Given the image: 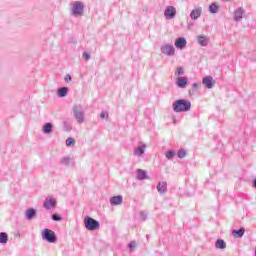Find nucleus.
Listing matches in <instances>:
<instances>
[{
    "instance_id": "obj_22",
    "label": "nucleus",
    "mask_w": 256,
    "mask_h": 256,
    "mask_svg": "<svg viewBox=\"0 0 256 256\" xmlns=\"http://www.w3.org/2000/svg\"><path fill=\"white\" fill-rule=\"evenodd\" d=\"M158 193H166L167 191V182H159L157 185Z\"/></svg>"
},
{
    "instance_id": "obj_30",
    "label": "nucleus",
    "mask_w": 256,
    "mask_h": 256,
    "mask_svg": "<svg viewBox=\"0 0 256 256\" xmlns=\"http://www.w3.org/2000/svg\"><path fill=\"white\" fill-rule=\"evenodd\" d=\"M178 157L179 159H185V157H187V152L184 149L179 150Z\"/></svg>"
},
{
    "instance_id": "obj_31",
    "label": "nucleus",
    "mask_w": 256,
    "mask_h": 256,
    "mask_svg": "<svg viewBox=\"0 0 256 256\" xmlns=\"http://www.w3.org/2000/svg\"><path fill=\"white\" fill-rule=\"evenodd\" d=\"M128 247H129L130 251H135V249H137V242L131 241V242L128 244Z\"/></svg>"
},
{
    "instance_id": "obj_26",
    "label": "nucleus",
    "mask_w": 256,
    "mask_h": 256,
    "mask_svg": "<svg viewBox=\"0 0 256 256\" xmlns=\"http://www.w3.org/2000/svg\"><path fill=\"white\" fill-rule=\"evenodd\" d=\"M60 165H64L65 167H69V165H71V157L64 156V157L60 160Z\"/></svg>"
},
{
    "instance_id": "obj_12",
    "label": "nucleus",
    "mask_w": 256,
    "mask_h": 256,
    "mask_svg": "<svg viewBox=\"0 0 256 256\" xmlns=\"http://www.w3.org/2000/svg\"><path fill=\"white\" fill-rule=\"evenodd\" d=\"M174 45L176 49H185L187 47V39L179 37L175 40Z\"/></svg>"
},
{
    "instance_id": "obj_29",
    "label": "nucleus",
    "mask_w": 256,
    "mask_h": 256,
    "mask_svg": "<svg viewBox=\"0 0 256 256\" xmlns=\"http://www.w3.org/2000/svg\"><path fill=\"white\" fill-rule=\"evenodd\" d=\"M165 157L166 159H169V160L173 159V157H175V151L173 150L167 151Z\"/></svg>"
},
{
    "instance_id": "obj_11",
    "label": "nucleus",
    "mask_w": 256,
    "mask_h": 256,
    "mask_svg": "<svg viewBox=\"0 0 256 256\" xmlns=\"http://www.w3.org/2000/svg\"><path fill=\"white\" fill-rule=\"evenodd\" d=\"M201 13H203V8L201 7L194 8L190 13V18L192 19V21H197V19L201 17Z\"/></svg>"
},
{
    "instance_id": "obj_10",
    "label": "nucleus",
    "mask_w": 256,
    "mask_h": 256,
    "mask_svg": "<svg viewBox=\"0 0 256 256\" xmlns=\"http://www.w3.org/2000/svg\"><path fill=\"white\" fill-rule=\"evenodd\" d=\"M202 83L207 89H213V87H215V80H213V77L211 76L204 77Z\"/></svg>"
},
{
    "instance_id": "obj_1",
    "label": "nucleus",
    "mask_w": 256,
    "mask_h": 256,
    "mask_svg": "<svg viewBox=\"0 0 256 256\" xmlns=\"http://www.w3.org/2000/svg\"><path fill=\"white\" fill-rule=\"evenodd\" d=\"M172 109L174 113H187L191 111V101L185 99H179L173 102Z\"/></svg>"
},
{
    "instance_id": "obj_7",
    "label": "nucleus",
    "mask_w": 256,
    "mask_h": 256,
    "mask_svg": "<svg viewBox=\"0 0 256 256\" xmlns=\"http://www.w3.org/2000/svg\"><path fill=\"white\" fill-rule=\"evenodd\" d=\"M145 149H147V144L139 142L138 146L134 148L135 157H143L145 155Z\"/></svg>"
},
{
    "instance_id": "obj_14",
    "label": "nucleus",
    "mask_w": 256,
    "mask_h": 256,
    "mask_svg": "<svg viewBox=\"0 0 256 256\" xmlns=\"http://www.w3.org/2000/svg\"><path fill=\"white\" fill-rule=\"evenodd\" d=\"M42 133L44 135H49L53 133V124L51 122H47L42 126Z\"/></svg>"
},
{
    "instance_id": "obj_36",
    "label": "nucleus",
    "mask_w": 256,
    "mask_h": 256,
    "mask_svg": "<svg viewBox=\"0 0 256 256\" xmlns=\"http://www.w3.org/2000/svg\"><path fill=\"white\" fill-rule=\"evenodd\" d=\"M100 118H101V119H109V113H107V112H102V113L100 114Z\"/></svg>"
},
{
    "instance_id": "obj_37",
    "label": "nucleus",
    "mask_w": 256,
    "mask_h": 256,
    "mask_svg": "<svg viewBox=\"0 0 256 256\" xmlns=\"http://www.w3.org/2000/svg\"><path fill=\"white\" fill-rule=\"evenodd\" d=\"M140 218L142 219V221H145L147 219V213L146 212H141L140 213Z\"/></svg>"
},
{
    "instance_id": "obj_25",
    "label": "nucleus",
    "mask_w": 256,
    "mask_h": 256,
    "mask_svg": "<svg viewBox=\"0 0 256 256\" xmlns=\"http://www.w3.org/2000/svg\"><path fill=\"white\" fill-rule=\"evenodd\" d=\"M208 11L212 14L219 13V5H217V3H212L209 6Z\"/></svg>"
},
{
    "instance_id": "obj_2",
    "label": "nucleus",
    "mask_w": 256,
    "mask_h": 256,
    "mask_svg": "<svg viewBox=\"0 0 256 256\" xmlns=\"http://www.w3.org/2000/svg\"><path fill=\"white\" fill-rule=\"evenodd\" d=\"M73 115L79 125L85 123V112L83 111V108L81 106L75 105L73 107Z\"/></svg>"
},
{
    "instance_id": "obj_24",
    "label": "nucleus",
    "mask_w": 256,
    "mask_h": 256,
    "mask_svg": "<svg viewBox=\"0 0 256 256\" xmlns=\"http://www.w3.org/2000/svg\"><path fill=\"white\" fill-rule=\"evenodd\" d=\"M8 241H9V235L5 232H0L1 245H7Z\"/></svg>"
},
{
    "instance_id": "obj_9",
    "label": "nucleus",
    "mask_w": 256,
    "mask_h": 256,
    "mask_svg": "<svg viewBox=\"0 0 256 256\" xmlns=\"http://www.w3.org/2000/svg\"><path fill=\"white\" fill-rule=\"evenodd\" d=\"M176 15H177V9L174 6L166 7L164 11V17H166V19H175Z\"/></svg>"
},
{
    "instance_id": "obj_15",
    "label": "nucleus",
    "mask_w": 256,
    "mask_h": 256,
    "mask_svg": "<svg viewBox=\"0 0 256 256\" xmlns=\"http://www.w3.org/2000/svg\"><path fill=\"white\" fill-rule=\"evenodd\" d=\"M197 42L199 45H201V47H207V45H209V37L205 35H199L197 37Z\"/></svg>"
},
{
    "instance_id": "obj_33",
    "label": "nucleus",
    "mask_w": 256,
    "mask_h": 256,
    "mask_svg": "<svg viewBox=\"0 0 256 256\" xmlns=\"http://www.w3.org/2000/svg\"><path fill=\"white\" fill-rule=\"evenodd\" d=\"M82 57L85 61H89V59H91V54H89V52H83Z\"/></svg>"
},
{
    "instance_id": "obj_28",
    "label": "nucleus",
    "mask_w": 256,
    "mask_h": 256,
    "mask_svg": "<svg viewBox=\"0 0 256 256\" xmlns=\"http://www.w3.org/2000/svg\"><path fill=\"white\" fill-rule=\"evenodd\" d=\"M66 147H75V138H68L66 140Z\"/></svg>"
},
{
    "instance_id": "obj_13",
    "label": "nucleus",
    "mask_w": 256,
    "mask_h": 256,
    "mask_svg": "<svg viewBox=\"0 0 256 256\" xmlns=\"http://www.w3.org/2000/svg\"><path fill=\"white\" fill-rule=\"evenodd\" d=\"M136 177L138 181H145V179H149V177L147 176V171L143 169L136 170Z\"/></svg>"
},
{
    "instance_id": "obj_34",
    "label": "nucleus",
    "mask_w": 256,
    "mask_h": 256,
    "mask_svg": "<svg viewBox=\"0 0 256 256\" xmlns=\"http://www.w3.org/2000/svg\"><path fill=\"white\" fill-rule=\"evenodd\" d=\"M51 218L53 221H61L62 219L58 214H52Z\"/></svg>"
},
{
    "instance_id": "obj_5",
    "label": "nucleus",
    "mask_w": 256,
    "mask_h": 256,
    "mask_svg": "<svg viewBox=\"0 0 256 256\" xmlns=\"http://www.w3.org/2000/svg\"><path fill=\"white\" fill-rule=\"evenodd\" d=\"M84 9H85V6L83 5V3L80 1H76L72 5L71 13L72 15H74V17H79L83 15Z\"/></svg>"
},
{
    "instance_id": "obj_17",
    "label": "nucleus",
    "mask_w": 256,
    "mask_h": 256,
    "mask_svg": "<svg viewBox=\"0 0 256 256\" xmlns=\"http://www.w3.org/2000/svg\"><path fill=\"white\" fill-rule=\"evenodd\" d=\"M177 87L180 89H185L187 87V78L186 77H178L176 80Z\"/></svg>"
},
{
    "instance_id": "obj_23",
    "label": "nucleus",
    "mask_w": 256,
    "mask_h": 256,
    "mask_svg": "<svg viewBox=\"0 0 256 256\" xmlns=\"http://www.w3.org/2000/svg\"><path fill=\"white\" fill-rule=\"evenodd\" d=\"M245 235V228H240L239 230H233L232 231V236L233 237H238L241 239Z\"/></svg>"
},
{
    "instance_id": "obj_3",
    "label": "nucleus",
    "mask_w": 256,
    "mask_h": 256,
    "mask_svg": "<svg viewBox=\"0 0 256 256\" xmlns=\"http://www.w3.org/2000/svg\"><path fill=\"white\" fill-rule=\"evenodd\" d=\"M84 225L88 231H97V229L100 227L99 221L89 216L84 218Z\"/></svg>"
},
{
    "instance_id": "obj_32",
    "label": "nucleus",
    "mask_w": 256,
    "mask_h": 256,
    "mask_svg": "<svg viewBox=\"0 0 256 256\" xmlns=\"http://www.w3.org/2000/svg\"><path fill=\"white\" fill-rule=\"evenodd\" d=\"M185 74V71L183 70V67H178L176 72H175V75L176 76H181V75H184Z\"/></svg>"
},
{
    "instance_id": "obj_8",
    "label": "nucleus",
    "mask_w": 256,
    "mask_h": 256,
    "mask_svg": "<svg viewBox=\"0 0 256 256\" xmlns=\"http://www.w3.org/2000/svg\"><path fill=\"white\" fill-rule=\"evenodd\" d=\"M57 207V200L51 196L47 197L44 201V208L50 211V209H55Z\"/></svg>"
},
{
    "instance_id": "obj_19",
    "label": "nucleus",
    "mask_w": 256,
    "mask_h": 256,
    "mask_svg": "<svg viewBox=\"0 0 256 256\" xmlns=\"http://www.w3.org/2000/svg\"><path fill=\"white\" fill-rule=\"evenodd\" d=\"M26 219L31 221L35 215H37V210L30 208L25 211Z\"/></svg>"
},
{
    "instance_id": "obj_4",
    "label": "nucleus",
    "mask_w": 256,
    "mask_h": 256,
    "mask_svg": "<svg viewBox=\"0 0 256 256\" xmlns=\"http://www.w3.org/2000/svg\"><path fill=\"white\" fill-rule=\"evenodd\" d=\"M42 239L48 243H57V236L51 229L46 228L42 231Z\"/></svg>"
},
{
    "instance_id": "obj_38",
    "label": "nucleus",
    "mask_w": 256,
    "mask_h": 256,
    "mask_svg": "<svg viewBox=\"0 0 256 256\" xmlns=\"http://www.w3.org/2000/svg\"><path fill=\"white\" fill-rule=\"evenodd\" d=\"M253 186H254L255 189H256V178H255L254 181H253Z\"/></svg>"
},
{
    "instance_id": "obj_16",
    "label": "nucleus",
    "mask_w": 256,
    "mask_h": 256,
    "mask_svg": "<svg viewBox=\"0 0 256 256\" xmlns=\"http://www.w3.org/2000/svg\"><path fill=\"white\" fill-rule=\"evenodd\" d=\"M243 15H245V10L241 7L238 8L234 13V21H241V19H243Z\"/></svg>"
},
{
    "instance_id": "obj_21",
    "label": "nucleus",
    "mask_w": 256,
    "mask_h": 256,
    "mask_svg": "<svg viewBox=\"0 0 256 256\" xmlns=\"http://www.w3.org/2000/svg\"><path fill=\"white\" fill-rule=\"evenodd\" d=\"M68 93H69V88L67 87H61L57 90L58 97H67Z\"/></svg>"
},
{
    "instance_id": "obj_6",
    "label": "nucleus",
    "mask_w": 256,
    "mask_h": 256,
    "mask_svg": "<svg viewBox=\"0 0 256 256\" xmlns=\"http://www.w3.org/2000/svg\"><path fill=\"white\" fill-rule=\"evenodd\" d=\"M160 51L162 55L173 57V55H175V46L171 44H164L161 46Z\"/></svg>"
},
{
    "instance_id": "obj_18",
    "label": "nucleus",
    "mask_w": 256,
    "mask_h": 256,
    "mask_svg": "<svg viewBox=\"0 0 256 256\" xmlns=\"http://www.w3.org/2000/svg\"><path fill=\"white\" fill-rule=\"evenodd\" d=\"M111 205H121L123 203V196H113L110 198Z\"/></svg>"
},
{
    "instance_id": "obj_27",
    "label": "nucleus",
    "mask_w": 256,
    "mask_h": 256,
    "mask_svg": "<svg viewBox=\"0 0 256 256\" xmlns=\"http://www.w3.org/2000/svg\"><path fill=\"white\" fill-rule=\"evenodd\" d=\"M199 89V83L192 84V88L189 90V95H195Z\"/></svg>"
},
{
    "instance_id": "obj_35",
    "label": "nucleus",
    "mask_w": 256,
    "mask_h": 256,
    "mask_svg": "<svg viewBox=\"0 0 256 256\" xmlns=\"http://www.w3.org/2000/svg\"><path fill=\"white\" fill-rule=\"evenodd\" d=\"M71 80H72L71 74H67V75L64 77L65 83H71Z\"/></svg>"
},
{
    "instance_id": "obj_20",
    "label": "nucleus",
    "mask_w": 256,
    "mask_h": 256,
    "mask_svg": "<svg viewBox=\"0 0 256 256\" xmlns=\"http://www.w3.org/2000/svg\"><path fill=\"white\" fill-rule=\"evenodd\" d=\"M215 247H216V249H222V250L227 249V243L223 239H218L215 242Z\"/></svg>"
}]
</instances>
